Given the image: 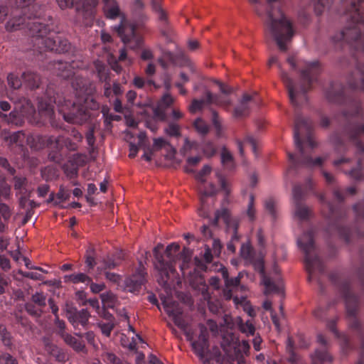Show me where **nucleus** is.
I'll return each mask as SVG.
<instances>
[{"label":"nucleus","mask_w":364,"mask_h":364,"mask_svg":"<svg viewBox=\"0 0 364 364\" xmlns=\"http://www.w3.org/2000/svg\"><path fill=\"white\" fill-rule=\"evenodd\" d=\"M18 6L22 9L24 16L31 21L33 17V22L26 23L31 35L34 38L35 43L37 44L39 49L45 48L46 50H53L58 53L67 52L70 47L68 40L62 36L58 35L53 31L49 25L43 24L41 19V8L33 4V0H16Z\"/></svg>","instance_id":"obj_1"},{"label":"nucleus","mask_w":364,"mask_h":364,"mask_svg":"<svg viewBox=\"0 0 364 364\" xmlns=\"http://www.w3.org/2000/svg\"><path fill=\"white\" fill-rule=\"evenodd\" d=\"M86 80L79 76L72 82L75 90V100L71 103L70 100L58 95L54 102L58 107L59 112L63 119L70 123L82 124L90 117L89 109L96 110L99 104L90 95L92 92L91 85L87 86Z\"/></svg>","instance_id":"obj_2"},{"label":"nucleus","mask_w":364,"mask_h":364,"mask_svg":"<svg viewBox=\"0 0 364 364\" xmlns=\"http://www.w3.org/2000/svg\"><path fill=\"white\" fill-rule=\"evenodd\" d=\"M267 1L268 4L265 20L267 34L273 38L281 50H286L287 44L294 35L291 24L280 10L277 0H267Z\"/></svg>","instance_id":"obj_3"},{"label":"nucleus","mask_w":364,"mask_h":364,"mask_svg":"<svg viewBox=\"0 0 364 364\" xmlns=\"http://www.w3.org/2000/svg\"><path fill=\"white\" fill-rule=\"evenodd\" d=\"M163 306L166 314L171 316L176 326L181 328L186 336L187 340L191 341L192 348L196 354L203 360L204 364H213V360L208 358V331L205 327L200 326V333L196 341H192L193 333L191 330H187V323L182 318V309L179 304L169 299L163 301Z\"/></svg>","instance_id":"obj_4"},{"label":"nucleus","mask_w":364,"mask_h":364,"mask_svg":"<svg viewBox=\"0 0 364 364\" xmlns=\"http://www.w3.org/2000/svg\"><path fill=\"white\" fill-rule=\"evenodd\" d=\"M345 4H350L348 13L350 17V22L341 32L335 34L332 41L334 43L345 42L353 43L357 41L356 48L364 50V38H362V33H364V7L360 6L364 0H343Z\"/></svg>","instance_id":"obj_5"},{"label":"nucleus","mask_w":364,"mask_h":364,"mask_svg":"<svg viewBox=\"0 0 364 364\" xmlns=\"http://www.w3.org/2000/svg\"><path fill=\"white\" fill-rule=\"evenodd\" d=\"M304 68L301 70V75L304 83L300 87L296 86L287 74L281 71V77L286 84L290 101L294 106L299 107L306 101V92L309 86L316 80L320 71L319 63L317 60L304 62Z\"/></svg>","instance_id":"obj_6"},{"label":"nucleus","mask_w":364,"mask_h":364,"mask_svg":"<svg viewBox=\"0 0 364 364\" xmlns=\"http://www.w3.org/2000/svg\"><path fill=\"white\" fill-rule=\"evenodd\" d=\"M104 13L107 18L115 19L120 18V23L114 27L118 35L121 38L124 43H134V45L131 46L132 48H135L141 45V40L135 34L134 26L129 23L123 13L121 11L117 3L114 1H108L104 2Z\"/></svg>","instance_id":"obj_7"},{"label":"nucleus","mask_w":364,"mask_h":364,"mask_svg":"<svg viewBox=\"0 0 364 364\" xmlns=\"http://www.w3.org/2000/svg\"><path fill=\"white\" fill-rule=\"evenodd\" d=\"M306 132V145L310 149H314L316 146L312 135L309 132V127L305 119L298 118L295 122V128L294 132V144L296 149L299 151L300 155L303 159L302 163L307 167H314L321 166L323 162L326 159V156L317 157L314 160L306 156V150L304 143L300 139V136Z\"/></svg>","instance_id":"obj_8"},{"label":"nucleus","mask_w":364,"mask_h":364,"mask_svg":"<svg viewBox=\"0 0 364 364\" xmlns=\"http://www.w3.org/2000/svg\"><path fill=\"white\" fill-rule=\"evenodd\" d=\"M240 252L241 257H242L247 263L252 264L255 269L261 273L262 276V282L265 287V294L271 293H282V283L280 282L274 283L264 274L263 259H260L257 261L255 260L254 252L249 242L243 243L241 245Z\"/></svg>","instance_id":"obj_9"},{"label":"nucleus","mask_w":364,"mask_h":364,"mask_svg":"<svg viewBox=\"0 0 364 364\" xmlns=\"http://www.w3.org/2000/svg\"><path fill=\"white\" fill-rule=\"evenodd\" d=\"M299 248L305 255L306 267L311 274L314 269L319 265V260L315 255L316 246L311 230L306 231L297 239Z\"/></svg>","instance_id":"obj_10"},{"label":"nucleus","mask_w":364,"mask_h":364,"mask_svg":"<svg viewBox=\"0 0 364 364\" xmlns=\"http://www.w3.org/2000/svg\"><path fill=\"white\" fill-rule=\"evenodd\" d=\"M220 218H222L224 220L228 230H232L231 241L228 244L227 247L229 251L234 252L236 248L233 242L239 240V236L237 233L239 222L237 219L230 218L229 210L225 207H222L215 212V216L213 220V224L216 225Z\"/></svg>","instance_id":"obj_11"},{"label":"nucleus","mask_w":364,"mask_h":364,"mask_svg":"<svg viewBox=\"0 0 364 364\" xmlns=\"http://www.w3.org/2000/svg\"><path fill=\"white\" fill-rule=\"evenodd\" d=\"M162 248L163 245L159 244L154 247L153 252L156 259L155 267L158 269L160 274L158 282L160 284L165 286L168 282L170 274L173 273L174 269L171 263L164 261L163 256L160 252Z\"/></svg>","instance_id":"obj_12"},{"label":"nucleus","mask_w":364,"mask_h":364,"mask_svg":"<svg viewBox=\"0 0 364 364\" xmlns=\"http://www.w3.org/2000/svg\"><path fill=\"white\" fill-rule=\"evenodd\" d=\"M65 314L67 318L75 328H77L80 325L85 327L90 316L87 309H83L80 311H77L75 308L68 304L65 308Z\"/></svg>","instance_id":"obj_13"},{"label":"nucleus","mask_w":364,"mask_h":364,"mask_svg":"<svg viewBox=\"0 0 364 364\" xmlns=\"http://www.w3.org/2000/svg\"><path fill=\"white\" fill-rule=\"evenodd\" d=\"M292 195L295 202L294 218L299 221L306 220L310 215V210L307 207L299 203L302 196V191L300 186H294Z\"/></svg>","instance_id":"obj_14"},{"label":"nucleus","mask_w":364,"mask_h":364,"mask_svg":"<svg viewBox=\"0 0 364 364\" xmlns=\"http://www.w3.org/2000/svg\"><path fill=\"white\" fill-rule=\"evenodd\" d=\"M223 278L225 279V288L223 290L224 296L227 300L232 299V292L238 289L242 272H240L237 277L232 279L228 277V270L225 267L221 268Z\"/></svg>","instance_id":"obj_15"},{"label":"nucleus","mask_w":364,"mask_h":364,"mask_svg":"<svg viewBox=\"0 0 364 364\" xmlns=\"http://www.w3.org/2000/svg\"><path fill=\"white\" fill-rule=\"evenodd\" d=\"M53 107L51 99H41L38 101V112L42 119V122L49 121L50 123H53Z\"/></svg>","instance_id":"obj_16"},{"label":"nucleus","mask_w":364,"mask_h":364,"mask_svg":"<svg viewBox=\"0 0 364 364\" xmlns=\"http://www.w3.org/2000/svg\"><path fill=\"white\" fill-rule=\"evenodd\" d=\"M98 0H82V4L76 5V11L85 18H92L95 12Z\"/></svg>","instance_id":"obj_17"},{"label":"nucleus","mask_w":364,"mask_h":364,"mask_svg":"<svg viewBox=\"0 0 364 364\" xmlns=\"http://www.w3.org/2000/svg\"><path fill=\"white\" fill-rule=\"evenodd\" d=\"M200 190L201 207L198 210V214L201 217L208 218L209 217V213L205 204V198L213 196L216 193V188L213 184L210 183L208 189L205 187H200Z\"/></svg>","instance_id":"obj_18"},{"label":"nucleus","mask_w":364,"mask_h":364,"mask_svg":"<svg viewBox=\"0 0 364 364\" xmlns=\"http://www.w3.org/2000/svg\"><path fill=\"white\" fill-rule=\"evenodd\" d=\"M35 113V109L31 102L26 99L16 104L15 111L10 113L11 116L19 114L22 117H29Z\"/></svg>","instance_id":"obj_19"},{"label":"nucleus","mask_w":364,"mask_h":364,"mask_svg":"<svg viewBox=\"0 0 364 364\" xmlns=\"http://www.w3.org/2000/svg\"><path fill=\"white\" fill-rule=\"evenodd\" d=\"M122 259L123 253L122 252H116L112 256L107 255L101 260V264L98 267V269H114L120 264Z\"/></svg>","instance_id":"obj_20"},{"label":"nucleus","mask_w":364,"mask_h":364,"mask_svg":"<svg viewBox=\"0 0 364 364\" xmlns=\"http://www.w3.org/2000/svg\"><path fill=\"white\" fill-rule=\"evenodd\" d=\"M205 95V97H207V102L209 105H215L224 108H228L232 104V101L228 97H222L213 95L209 90H206Z\"/></svg>","instance_id":"obj_21"},{"label":"nucleus","mask_w":364,"mask_h":364,"mask_svg":"<svg viewBox=\"0 0 364 364\" xmlns=\"http://www.w3.org/2000/svg\"><path fill=\"white\" fill-rule=\"evenodd\" d=\"M235 322L242 333L247 336L255 334V327L251 320H247L246 322H244L242 319L238 316L235 318Z\"/></svg>","instance_id":"obj_22"},{"label":"nucleus","mask_w":364,"mask_h":364,"mask_svg":"<svg viewBox=\"0 0 364 364\" xmlns=\"http://www.w3.org/2000/svg\"><path fill=\"white\" fill-rule=\"evenodd\" d=\"M23 190V193L18 194V196H17L19 198L18 201L20 207L22 208H27L28 207L33 208L36 206L35 203L33 200H29L32 188H25Z\"/></svg>","instance_id":"obj_23"},{"label":"nucleus","mask_w":364,"mask_h":364,"mask_svg":"<svg viewBox=\"0 0 364 364\" xmlns=\"http://www.w3.org/2000/svg\"><path fill=\"white\" fill-rule=\"evenodd\" d=\"M257 141L252 136H247L243 141H237V147L241 156L244 154V148L250 146L254 153H256Z\"/></svg>","instance_id":"obj_24"},{"label":"nucleus","mask_w":364,"mask_h":364,"mask_svg":"<svg viewBox=\"0 0 364 364\" xmlns=\"http://www.w3.org/2000/svg\"><path fill=\"white\" fill-rule=\"evenodd\" d=\"M65 279L73 284L83 283L88 285L91 282V278L84 273L66 275Z\"/></svg>","instance_id":"obj_25"},{"label":"nucleus","mask_w":364,"mask_h":364,"mask_svg":"<svg viewBox=\"0 0 364 364\" xmlns=\"http://www.w3.org/2000/svg\"><path fill=\"white\" fill-rule=\"evenodd\" d=\"M251 97L245 95L240 102L239 105L235 108L234 113L236 117L244 116L248 110V102L250 101Z\"/></svg>","instance_id":"obj_26"},{"label":"nucleus","mask_w":364,"mask_h":364,"mask_svg":"<svg viewBox=\"0 0 364 364\" xmlns=\"http://www.w3.org/2000/svg\"><path fill=\"white\" fill-rule=\"evenodd\" d=\"M311 358L314 364H316L317 362H331L332 360L326 349L316 350Z\"/></svg>","instance_id":"obj_27"},{"label":"nucleus","mask_w":364,"mask_h":364,"mask_svg":"<svg viewBox=\"0 0 364 364\" xmlns=\"http://www.w3.org/2000/svg\"><path fill=\"white\" fill-rule=\"evenodd\" d=\"M100 298L103 306L106 308H113L117 301L115 295L110 291L102 293Z\"/></svg>","instance_id":"obj_28"},{"label":"nucleus","mask_w":364,"mask_h":364,"mask_svg":"<svg viewBox=\"0 0 364 364\" xmlns=\"http://www.w3.org/2000/svg\"><path fill=\"white\" fill-rule=\"evenodd\" d=\"M25 23V18L19 17L16 18V16L12 17L6 24V28L9 31H13L21 28V25Z\"/></svg>","instance_id":"obj_29"},{"label":"nucleus","mask_w":364,"mask_h":364,"mask_svg":"<svg viewBox=\"0 0 364 364\" xmlns=\"http://www.w3.org/2000/svg\"><path fill=\"white\" fill-rule=\"evenodd\" d=\"M23 77L25 82L28 83V85L31 87H37L39 85L40 78L38 75L33 73H25L23 75Z\"/></svg>","instance_id":"obj_30"},{"label":"nucleus","mask_w":364,"mask_h":364,"mask_svg":"<svg viewBox=\"0 0 364 364\" xmlns=\"http://www.w3.org/2000/svg\"><path fill=\"white\" fill-rule=\"evenodd\" d=\"M94 65L100 80L101 81H106L108 77V73L104 63L100 60H96Z\"/></svg>","instance_id":"obj_31"},{"label":"nucleus","mask_w":364,"mask_h":364,"mask_svg":"<svg viewBox=\"0 0 364 364\" xmlns=\"http://www.w3.org/2000/svg\"><path fill=\"white\" fill-rule=\"evenodd\" d=\"M62 336L63 337L65 341L73 346V348L76 350H82L83 349V345L81 343V342L77 341L75 338L67 333H63Z\"/></svg>","instance_id":"obj_32"},{"label":"nucleus","mask_w":364,"mask_h":364,"mask_svg":"<svg viewBox=\"0 0 364 364\" xmlns=\"http://www.w3.org/2000/svg\"><path fill=\"white\" fill-rule=\"evenodd\" d=\"M193 126L197 132L201 135L206 134L209 131L208 125L201 118L196 119Z\"/></svg>","instance_id":"obj_33"},{"label":"nucleus","mask_w":364,"mask_h":364,"mask_svg":"<svg viewBox=\"0 0 364 364\" xmlns=\"http://www.w3.org/2000/svg\"><path fill=\"white\" fill-rule=\"evenodd\" d=\"M14 188L15 190L16 191V196H18V194L23 193V188H31L28 185L26 179L25 178L21 177L15 178Z\"/></svg>","instance_id":"obj_34"},{"label":"nucleus","mask_w":364,"mask_h":364,"mask_svg":"<svg viewBox=\"0 0 364 364\" xmlns=\"http://www.w3.org/2000/svg\"><path fill=\"white\" fill-rule=\"evenodd\" d=\"M234 348L238 355H243L247 354L250 350V344L247 341H242L237 342Z\"/></svg>","instance_id":"obj_35"},{"label":"nucleus","mask_w":364,"mask_h":364,"mask_svg":"<svg viewBox=\"0 0 364 364\" xmlns=\"http://www.w3.org/2000/svg\"><path fill=\"white\" fill-rule=\"evenodd\" d=\"M221 161L224 166L228 168H232L233 166V159L231 153L224 149L221 153Z\"/></svg>","instance_id":"obj_36"},{"label":"nucleus","mask_w":364,"mask_h":364,"mask_svg":"<svg viewBox=\"0 0 364 364\" xmlns=\"http://www.w3.org/2000/svg\"><path fill=\"white\" fill-rule=\"evenodd\" d=\"M254 196L250 195V200L247 205V209L245 211V214L247 216L250 221L252 222L255 219L256 215V210L255 208V203H254Z\"/></svg>","instance_id":"obj_37"},{"label":"nucleus","mask_w":364,"mask_h":364,"mask_svg":"<svg viewBox=\"0 0 364 364\" xmlns=\"http://www.w3.org/2000/svg\"><path fill=\"white\" fill-rule=\"evenodd\" d=\"M201 149L206 157H211L216 151L215 146L210 141H204L201 145Z\"/></svg>","instance_id":"obj_38"},{"label":"nucleus","mask_w":364,"mask_h":364,"mask_svg":"<svg viewBox=\"0 0 364 364\" xmlns=\"http://www.w3.org/2000/svg\"><path fill=\"white\" fill-rule=\"evenodd\" d=\"M355 75L359 79V82H355L353 85L354 87L364 90V65H359L357 68Z\"/></svg>","instance_id":"obj_39"},{"label":"nucleus","mask_w":364,"mask_h":364,"mask_svg":"<svg viewBox=\"0 0 364 364\" xmlns=\"http://www.w3.org/2000/svg\"><path fill=\"white\" fill-rule=\"evenodd\" d=\"M205 104L209 105L207 102V98L205 100H193L189 107L190 112L195 113L200 111L204 107Z\"/></svg>","instance_id":"obj_40"},{"label":"nucleus","mask_w":364,"mask_h":364,"mask_svg":"<svg viewBox=\"0 0 364 364\" xmlns=\"http://www.w3.org/2000/svg\"><path fill=\"white\" fill-rule=\"evenodd\" d=\"M166 134L171 136H180V127L176 123H169L168 127L164 129Z\"/></svg>","instance_id":"obj_41"},{"label":"nucleus","mask_w":364,"mask_h":364,"mask_svg":"<svg viewBox=\"0 0 364 364\" xmlns=\"http://www.w3.org/2000/svg\"><path fill=\"white\" fill-rule=\"evenodd\" d=\"M7 80L9 87L12 89L16 90L21 86V80L17 75L13 73L8 75Z\"/></svg>","instance_id":"obj_42"},{"label":"nucleus","mask_w":364,"mask_h":364,"mask_svg":"<svg viewBox=\"0 0 364 364\" xmlns=\"http://www.w3.org/2000/svg\"><path fill=\"white\" fill-rule=\"evenodd\" d=\"M331 0H315L314 9L317 14H321L327 9Z\"/></svg>","instance_id":"obj_43"},{"label":"nucleus","mask_w":364,"mask_h":364,"mask_svg":"<svg viewBox=\"0 0 364 364\" xmlns=\"http://www.w3.org/2000/svg\"><path fill=\"white\" fill-rule=\"evenodd\" d=\"M179 250V245L176 243L168 245L166 249V255L170 261L173 260L174 254Z\"/></svg>","instance_id":"obj_44"},{"label":"nucleus","mask_w":364,"mask_h":364,"mask_svg":"<svg viewBox=\"0 0 364 364\" xmlns=\"http://www.w3.org/2000/svg\"><path fill=\"white\" fill-rule=\"evenodd\" d=\"M179 250V245L176 243L168 245L166 249V255L170 261L173 260L174 254Z\"/></svg>","instance_id":"obj_45"},{"label":"nucleus","mask_w":364,"mask_h":364,"mask_svg":"<svg viewBox=\"0 0 364 364\" xmlns=\"http://www.w3.org/2000/svg\"><path fill=\"white\" fill-rule=\"evenodd\" d=\"M144 282V274L143 273H140V276L139 278H135V277H134V278H131V279H128L127 281H126V284L127 285H128L129 284H133L134 285V287H133V289H130L129 291H133L134 289H137L139 287H140Z\"/></svg>","instance_id":"obj_46"},{"label":"nucleus","mask_w":364,"mask_h":364,"mask_svg":"<svg viewBox=\"0 0 364 364\" xmlns=\"http://www.w3.org/2000/svg\"><path fill=\"white\" fill-rule=\"evenodd\" d=\"M263 307L266 310H270L271 311V317L272 320L274 323V324L276 326L277 328H279V318L276 314L272 311V303L269 301H265L263 303Z\"/></svg>","instance_id":"obj_47"},{"label":"nucleus","mask_w":364,"mask_h":364,"mask_svg":"<svg viewBox=\"0 0 364 364\" xmlns=\"http://www.w3.org/2000/svg\"><path fill=\"white\" fill-rule=\"evenodd\" d=\"M211 172V167L209 165H205L202 170L196 175V179L200 183L205 181V176L210 174Z\"/></svg>","instance_id":"obj_48"},{"label":"nucleus","mask_w":364,"mask_h":364,"mask_svg":"<svg viewBox=\"0 0 364 364\" xmlns=\"http://www.w3.org/2000/svg\"><path fill=\"white\" fill-rule=\"evenodd\" d=\"M107 61L109 64L111 65L113 70L118 73L122 71V68L118 65L116 58L112 55V54L108 53Z\"/></svg>","instance_id":"obj_49"},{"label":"nucleus","mask_w":364,"mask_h":364,"mask_svg":"<svg viewBox=\"0 0 364 364\" xmlns=\"http://www.w3.org/2000/svg\"><path fill=\"white\" fill-rule=\"evenodd\" d=\"M32 300L34 303L40 306H46V298L42 293H36L32 296Z\"/></svg>","instance_id":"obj_50"},{"label":"nucleus","mask_w":364,"mask_h":364,"mask_svg":"<svg viewBox=\"0 0 364 364\" xmlns=\"http://www.w3.org/2000/svg\"><path fill=\"white\" fill-rule=\"evenodd\" d=\"M11 213L9 207L4 204L0 203V215L4 219L8 220L11 217Z\"/></svg>","instance_id":"obj_51"},{"label":"nucleus","mask_w":364,"mask_h":364,"mask_svg":"<svg viewBox=\"0 0 364 364\" xmlns=\"http://www.w3.org/2000/svg\"><path fill=\"white\" fill-rule=\"evenodd\" d=\"M264 207L267 211L271 215H274L275 213V200L273 198H268L264 201Z\"/></svg>","instance_id":"obj_52"},{"label":"nucleus","mask_w":364,"mask_h":364,"mask_svg":"<svg viewBox=\"0 0 364 364\" xmlns=\"http://www.w3.org/2000/svg\"><path fill=\"white\" fill-rule=\"evenodd\" d=\"M216 176L218 178L219 182L220 183L221 189L225 192L226 196H228L231 191L229 183L220 175H219V173H217Z\"/></svg>","instance_id":"obj_53"},{"label":"nucleus","mask_w":364,"mask_h":364,"mask_svg":"<svg viewBox=\"0 0 364 364\" xmlns=\"http://www.w3.org/2000/svg\"><path fill=\"white\" fill-rule=\"evenodd\" d=\"M133 82H134V86L136 87L137 88H142L144 87V85H145V83H146L148 85L154 84L153 80H147L145 82L142 77H139V76H136L134 78Z\"/></svg>","instance_id":"obj_54"},{"label":"nucleus","mask_w":364,"mask_h":364,"mask_svg":"<svg viewBox=\"0 0 364 364\" xmlns=\"http://www.w3.org/2000/svg\"><path fill=\"white\" fill-rule=\"evenodd\" d=\"M151 5H152V8L156 12L158 13L159 14V18L161 19V20H165L166 19V14L164 12V11L161 9L159 4L158 2H156V0H152L151 1Z\"/></svg>","instance_id":"obj_55"},{"label":"nucleus","mask_w":364,"mask_h":364,"mask_svg":"<svg viewBox=\"0 0 364 364\" xmlns=\"http://www.w3.org/2000/svg\"><path fill=\"white\" fill-rule=\"evenodd\" d=\"M201 160V158L200 156H193V157H189L187 159V166L185 168L186 172H192L193 170L189 168V166H196L198 164L200 161Z\"/></svg>","instance_id":"obj_56"},{"label":"nucleus","mask_w":364,"mask_h":364,"mask_svg":"<svg viewBox=\"0 0 364 364\" xmlns=\"http://www.w3.org/2000/svg\"><path fill=\"white\" fill-rule=\"evenodd\" d=\"M287 350L289 354V361L294 363L296 362V355L294 354L293 351V342L291 341V338H288L287 343Z\"/></svg>","instance_id":"obj_57"},{"label":"nucleus","mask_w":364,"mask_h":364,"mask_svg":"<svg viewBox=\"0 0 364 364\" xmlns=\"http://www.w3.org/2000/svg\"><path fill=\"white\" fill-rule=\"evenodd\" d=\"M68 67L70 65H68L67 64H61L60 67L59 68L60 70H62V71L60 73V75L63 78H68L70 77L72 74L73 73L70 70L68 69Z\"/></svg>","instance_id":"obj_58"},{"label":"nucleus","mask_w":364,"mask_h":364,"mask_svg":"<svg viewBox=\"0 0 364 364\" xmlns=\"http://www.w3.org/2000/svg\"><path fill=\"white\" fill-rule=\"evenodd\" d=\"M0 364H17V362L9 354H4L2 356H0Z\"/></svg>","instance_id":"obj_59"},{"label":"nucleus","mask_w":364,"mask_h":364,"mask_svg":"<svg viewBox=\"0 0 364 364\" xmlns=\"http://www.w3.org/2000/svg\"><path fill=\"white\" fill-rule=\"evenodd\" d=\"M99 326L101 328L102 333L107 336H109L111 331L113 328V324L109 322L106 323H100Z\"/></svg>","instance_id":"obj_60"},{"label":"nucleus","mask_w":364,"mask_h":364,"mask_svg":"<svg viewBox=\"0 0 364 364\" xmlns=\"http://www.w3.org/2000/svg\"><path fill=\"white\" fill-rule=\"evenodd\" d=\"M174 101V99L172 96L168 94L164 95L160 102V106L161 107H168L171 105Z\"/></svg>","instance_id":"obj_61"},{"label":"nucleus","mask_w":364,"mask_h":364,"mask_svg":"<svg viewBox=\"0 0 364 364\" xmlns=\"http://www.w3.org/2000/svg\"><path fill=\"white\" fill-rule=\"evenodd\" d=\"M11 193V188L8 184L3 183L0 186V198H8Z\"/></svg>","instance_id":"obj_62"},{"label":"nucleus","mask_w":364,"mask_h":364,"mask_svg":"<svg viewBox=\"0 0 364 364\" xmlns=\"http://www.w3.org/2000/svg\"><path fill=\"white\" fill-rule=\"evenodd\" d=\"M88 285H90V289L95 294L102 291L105 288L104 283L96 284L91 282Z\"/></svg>","instance_id":"obj_63"},{"label":"nucleus","mask_w":364,"mask_h":364,"mask_svg":"<svg viewBox=\"0 0 364 364\" xmlns=\"http://www.w3.org/2000/svg\"><path fill=\"white\" fill-rule=\"evenodd\" d=\"M169 144L163 138H157L154 140V148L156 149H161L166 146H168Z\"/></svg>","instance_id":"obj_64"}]
</instances>
